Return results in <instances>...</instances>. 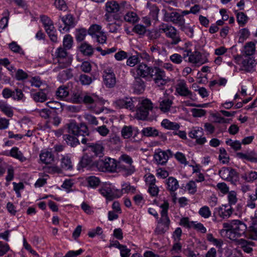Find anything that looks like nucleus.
Segmentation results:
<instances>
[{"instance_id": "nucleus-1", "label": "nucleus", "mask_w": 257, "mask_h": 257, "mask_svg": "<svg viewBox=\"0 0 257 257\" xmlns=\"http://www.w3.org/2000/svg\"><path fill=\"white\" fill-rule=\"evenodd\" d=\"M139 102L136 117L141 120H145L148 117L149 111L153 108V103L148 99H140L137 97H124L116 100L113 102L114 106L118 108H126L133 110L135 108L134 103Z\"/></svg>"}, {"instance_id": "nucleus-2", "label": "nucleus", "mask_w": 257, "mask_h": 257, "mask_svg": "<svg viewBox=\"0 0 257 257\" xmlns=\"http://www.w3.org/2000/svg\"><path fill=\"white\" fill-rule=\"evenodd\" d=\"M68 130L69 134L64 135L63 138L67 144L72 147L79 144L76 136H82L85 137L89 134L87 125L84 123L79 125L74 121H71L68 124Z\"/></svg>"}, {"instance_id": "nucleus-3", "label": "nucleus", "mask_w": 257, "mask_h": 257, "mask_svg": "<svg viewBox=\"0 0 257 257\" xmlns=\"http://www.w3.org/2000/svg\"><path fill=\"white\" fill-rule=\"evenodd\" d=\"M191 46L192 43L190 42H187L185 43L184 47H179L180 50L186 53V54L183 55L184 58L188 57V62L194 64L196 66H200L208 62V53H201L198 51L192 52L190 48Z\"/></svg>"}, {"instance_id": "nucleus-4", "label": "nucleus", "mask_w": 257, "mask_h": 257, "mask_svg": "<svg viewBox=\"0 0 257 257\" xmlns=\"http://www.w3.org/2000/svg\"><path fill=\"white\" fill-rule=\"evenodd\" d=\"M169 204L167 201H164L160 205L161 208V218L158 222L157 226L155 232L157 234H162L166 232L169 228L170 220L168 216V211Z\"/></svg>"}, {"instance_id": "nucleus-5", "label": "nucleus", "mask_w": 257, "mask_h": 257, "mask_svg": "<svg viewBox=\"0 0 257 257\" xmlns=\"http://www.w3.org/2000/svg\"><path fill=\"white\" fill-rule=\"evenodd\" d=\"M53 59L58 64V66L54 69L55 71H58L59 68L63 69L68 67L71 65L72 61V56L67 52L65 48L61 47L56 49Z\"/></svg>"}, {"instance_id": "nucleus-6", "label": "nucleus", "mask_w": 257, "mask_h": 257, "mask_svg": "<svg viewBox=\"0 0 257 257\" xmlns=\"http://www.w3.org/2000/svg\"><path fill=\"white\" fill-rule=\"evenodd\" d=\"M159 30L161 33H164L167 38L171 39L172 45H177L181 41L179 31L171 25L162 23L159 26Z\"/></svg>"}, {"instance_id": "nucleus-7", "label": "nucleus", "mask_w": 257, "mask_h": 257, "mask_svg": "<svg viewBox=\"0 0 257 257\" xmlns=\"http://www.w3.org/2000/svg\"><path fill=\"white\" fill-rule=\"evenodd\" d=\"M118 166L116 160L109 157L100 160L96 163L97 167L102 172H115Z\"/></svg>"}, {"instance_id": "nucleus-8", "label": "nucleus", "mask_w": 257, "mask_h": 257, "mask_svg": "<svg viewBox=\"0 0 257 257\" xmlns=\"http://www.w3.org/2000/svg\"><path fill=\"white\" fill-rule=\"evenodd\" d=\"M246 229V225L244 222L239 220H233L232 232H229V239L234 240L237 238L245 235Z\"/></svg>"}, {"instance_id": "nucleus-9", "label": "nucleus", "mask_w": 257, "mask_h": 257, "mask_svg": "<svg viewBox=\"0 0 257 257\" xmlns=\"http://www.w3.org/2000/svg\"><path fill=\"white\" fill-rule=\"evenodd\" d=\"M135 71L138 77L153 78L154 77V67L149 66L144 63H140L131 72Z\"/></svg>"}, {"instance_id": "nucleus-10", "label": "nucleus", "mask_w": 257, "mask_h": 257, "mask_svg": "<svg viewBox=\"0 0 257 257\" xmlns=\"http://www.w3.org/2000/svg\"><path fill=\"white\" fill-rule=\"evenodd\" d=\"M220 177L224 180L235 184L239 180L238 174L235 170L231 168L223 167L218 172Z\"/></svg>"}, {"instance_id": "nucleus-11", "label": "nucleus", "mask_w": 257, "mask_h": 257, "mask_svg": "<svg viewBox=\"0 0 257 257\" xmlns=\"http://www.w3.org/2000/svg\"><path fill=\"white\" fill-rule=\"evenodd\" d=\"M119 159L120 161H123L130 165L128 168L126 167L123 165L120 164L118 166V168L121 169L124 176H130L134 173L136 171V169L135 167L132 165L133 161L130 156L126 154H123L119 157Z\"/></svg>"}, {"instance_id": "nucleus-12", "label": "nucleus", "mask_w": 257, "mask_h": 257, "mask_svg": "<svg viewBox=\"0 0 257 257\" xmlns=\"http://www.w3.org/2000/svg\"><path fill=\"white\" fill-rule=\"evenodd\" d=\"M154 76L153 78L155 83L159 87L163 86L169 81L165 72L158 67H154Z\"/></svg>"}, {"instance_id": "nucleus-13", "label": "nucleus", "mask_w": 257, "mask_h": 257, "mask_svg": "<svg viewBox=\"0 0 257 257\" xmlns=\"http://www.w3.org/2000/svg\"><path fill=\"white\" fill-rule=\"evenodd\" d=\"M103 82L108 88L113 87L116 84V78L111 67H108L103 71Z\"/></svg>"}, {"instance_id": "nucleus-14", "label": "nucleus", "mask_w": 257, "mask_h": 257, "mask_svg": "<svg viewBox=\"0 0 257 257\" xmlns=\"http://www.w3.org/2000/svg\"><path fill=\"white\" fill-rule=\"evenodd\" d=\"M203 135V128L198 126L193 127L188 134L189 137L195 139L196 143L200 145H202L207 142L206 138L202 137Z\"/></svg>"}, {"instance_id": "nucleus-15", "label": "nucleus", "mask_w": 257, "mask_h": 257, "mask_svg": "<svg viewBox=\"0 0 257 257\" xmlns=\"http://www.w3.org/2000/svg\"><path fill=\"white\" fill-rule=\"evenodd\" d=\"M83 102L88 106V107L91 110L96 113L100 112V111L96 110L97 106L100 103V99L99 97L94 94L91 95H86L83 97Z\"/></svg>"}, {"instance_id": "nucleus-16", "label": "nucleus", "mask_w": 257, "mask_h": 257, "mask_svg": "<svg viewBox=\"0 0 257 257\" xmlns=\"http://www.w3.org/2000/svg\"><path fill=\"white\" fill-rule=\"evenodd\" d=\"M169 155L172 156V153L170 150L162 151L158 150L154 154V158L158 164L164 165L168 161Z\"/></svg>"}, {"instance_id": "nucleus-17", "label": "nucleus", "mask_w": 257, "mask_h": 257, "mask_svg": "<svg viewBox=\"0 0 257 257\" xmlns=\"http://www.w3.org/2000/svg\"><path fill=\"white\" fill-rule=\"evenodd\" d=\"M61 19L65 25L64 27L60 26L59 31L61 33H64L67 32L69 31L71 28L74 27L75 23L74 18L71 15L68 14L65 16L61 17Z\"/></svg>"}, {"instance_id": "nucleus-18", "label": "nucleus", "mask_w": 257, "mask_h": 257, "mask_svg": "<svg viewBox=\"0 0 257 257\" xmlns=\"http://www.w3.org/2000/svg\"><path fill=\"white\" fill-rule=\"evenodd\" d=\"M176 92L181 96H192V92L189 90L186 82L184 80H179L176 86Z\"/></svg>"}, {"instance_id": "nucleus-19", "label": "nucleus", "mask_w": 257, "mask_h": 257, "mask_svg": "<svg viewBox=\"0 0 257 257\" xmlns=\"http://www.w3.org/2000/svg\"><path fill=\"white\" fill-rule=\"evenodd\" d=\"M99 191L101 194L107 200H112L114 198H117V192L115 191L116 189L112 188L109 185L103 186L99 189Z\"/></svg>"}, {"instance_id": "nucleus-20", "label": "nucleus", "mask_w": 257, "mask_h": 257, "mask_svg": "<svg viewBox=\"0 0 257 257\" xmlns=\"http://www.w3.org/2000/svg\"><path fill=\"white\" fill-rule=\"evenodd\" d=\"M256 65L255 61L252 57H247L242 59L241 63V70L250 72L253 71Z\"/></svg>"}, {"instance_id": "nucleus-21", "label": "nucleus", "mask_w": 257, "mask_h": 257, "mask_svg": "<svg viewBox=\"0 0 257 257\" xmlns=\"http://www.w3.org/2000/svg\"><path fill=\"white\" fill-rule=\"evenodd\" d=\"M40 160L45 164H51L54 161V156L52 152L48 150H42L39 155Z\"/></svg>"}, {"instance_id": "nucleus-22", "label": "nucleus", "mask_w": 257, "mask_h": 257, "mask_svg": "<svg viewBox=\"0 0 257 257\" xmlns=\"http://www.w3.org/2000/svg\"><path fill=\"white\" fill-rule=\"evenodd\" d=\"M88 140L85 138H83L81 140V143L83 144H87ZM91 149V151L94 153L95 156L101 157L103 155V152L104 151V147L101 144H95L90 145L89 143L87 144Z\"/></svg>"}, {"instance_id": "nucleus-23", "label": "nucleus", "mask_w": 257, "mask_h": 257, "mask_svg": "<svg viewBox=\"0 0 257 257\" xmlns=\"http://www.w3.org/2000/svg\"><path fill=\"white\" fill-rule=\"evenodd\" d=\"M159 103L160 109L164 112H167L170 111L173 104V100L168 97L164 96L160 98Z\"/></svg>"}, {"instance_id": "nucleus-24", "label": "nucleus", "mask_w": 257, "mask_h": 257, "mask_svg": "<svg viewBox=\"0 0 257 257\" xmlns=\"http://www.w3.org/2000/svg\"><path fill=\"white\" fill-rule=\"evenodd\" d=\"M237 157L242 160H245L251 162H257V153L254 151L246 153L239 152L236 154Z\"/></svg>"}, {"instance_id": "nucleus-25", "label": "nucleus", "mask_w": 257, "mask_h": 257, "mask_svg": "<svg viewBox=\"0 0 257 257\" xmlns=\"http://www.w3.org/2000/svg\"><path fill=\"white\" fill-rule=\"evenodd\" d=\"M136 188L132 186L129 183H124L121 185V189L120 190L116 189L117 192L116 197H121L124 193H128L130 192L135 193Z\"/></svg>"}, {"instance_id": "nucleus-26", "label": "nucleus", "mask_w": 257, "mask_h": 257, "mask_svg": "<svg viewBox=\"0 0 257 257\" xmlns=\"http://www.w3.org/2000/svg\"><path fill=\"white\" fill-rule=\"evenodd\" d=\"M31 96L35 102H44L47 100V91L46 89H41L32 94Z\"/></svg>"}, {"instance_id": "nucleus-27", "label": "nucleus", "mask_w": 257, "mask_h": 257, "mask_svg": "<svg viewBox=\"0 0 257 257\" xmlns=\"http://www.w3.org/2000/svg\"><path fill=\"white\" fill-rule=\"evenodd\" d=\"M30 122V120L27 118H24L20 121V124L21 127H24L25 128V132H26L24 134V132H23L22 134H17V138L21 139L23 136L27 137H31L33 135V133L32 131L28 130V123Z\"/></svg>"}, {"instance_id": "nucleus-28", "label": "nucleus", "mask_w": 257, "mask_h": 257, "mask_svg": "<svg viewBox=\"0 0 257 257\" xmlns=\"http://www.w3.org/2000/svg\"><path fill=\"white\" fill-rule=\"evenodd\" d=\"M167 189L171 192L176 191L179 186L177 180L173 177H170L166 180Z\"/></svg>"}, {"instance_id": "nucleus-29", "label": "nucleus", "mask_w": 257, "mask_h": 257, "mask_svg": "<svg viewBox=\"0 0 257 257\" xmlns=\"http://www.w3.org/2000/svg\"><path fill=\"white\" fill-rule=\"evenodd\" d=\"M161 125L165 129L173 131L178 130L180 127L179 123L171 121L168 119H164L161 122Z\"/></svg>"}, {"instance_id": "nucleus-30", "label": "nucleus", "mask_w": 257, "mask_h": 257, "mask_svg": "<svg viewBox=\"0 0 257 257\" xmlns=\"http://www.w3.org/2000/svg\"><path fill=\"white\" fill-rule=\"evenodd\" d=\"M73 76L72 70L71 69H66L60 71L57 78L59 81L64 82L71 78Z\"/></svg>"}, {"instance_id": "nucleus-31", "label": "nucleus", "mask_w": 257, "mask_h": 257, "mask_svg": "<svg viewBox=\"0 0 257 257\" xmlns=\"http://www.w3.org/2000/svg\"><path fill=\"white\" fill-rule=\"evenodd\" d=\"M61 167L65 170H72L73 165L70 158L68 155L62 156Z\"/></svg>"}, {"instance_id": "nucleus-32", "label": "nucleus", "mask_w": 257, "mask_h": 257, "mask_svg": "<svg viewBox=\"0 0 257 257\" xmlns=\"http://www.w3.org/2000/svg\"><path fill=\"white\" fill-rule=\"evenodd\" d=\"M170 21L174 24L183 25L185 23V19L181 14L177 12H172L169 17Z\"/></svg>"}, {"instance_id": "nucleus-33", "label": "nucleus", "mask_w": 257, "mask_h": 257, "mask_svg": "<svg viewBox=\"0 0 257 257\" xmlns=\"http://www.w3.org/2000/svg\"><path fill=\"white\" fill-rule=\"evenodd\" d=\"M255 51V43L253 42L246 43L244 46L243 52L246 56H249L254 54Z\"/></svg>"}, {"instance_id": "nucleus-34", "label": "nucleus", "mask_w": 257, "mask_h": 257, "mask_svg": "<svg viewBox=\"0 0 257 257\" xmlns=\"http://www.w3.org/2000/svg\"><path fill=\"white\" fill-rule=\"evenodd\" d=\"M80 51L85 56H91L93 53V48L86 43H82L79 47Z\"/></svg>"}, {"instance_id": "nucleus-35", "label": "nucleus", "mask_w": 257, "mask_h": 257, "mask_svg": "<svg viewBox=\"0 0 257 257\" xmlns=\"http://www.w3.org/2000/svg\"><path fill=\"white\" fill-rule=\"evenodd\" d=\"M236 20L240 27H244L248 21V17L243 12H236Z\"/></svg>"}, {"instance_id": "nucleus-36", "label": "nucleus", "mask_w": 257, "mask_h": 257, "mask_svg": "<svg viewBox=\"0 0 257 257\" xmlns=\"http://www.w3.org/2000/svg\"><path fill=\"white\" fill-rule=\"evenodd\" d=\"M105 9L109 13H116L119 11V5L115 1H110L105 4Z\"/></svg>"}, {"instance_id": "nucleus-37", "label": "nucleus", "mask_w": 257, "mask_h": 257, "mask_svg": "<svg viewBox=\"0 0 257 257\" xmlns=\"http://www.w3.org/2000/svg\"><path fill=\"white\" fill-rule=\"evenodd\" d=\"M227 207L225 206L224 208L222 207L218 208V212L220 217L223 218H228L233 213L232 208H226Z\"/></svg>"}, {"instance_id": "nucleus-38", "label": "nucleus", "mask_w": 257, "mask_h": 257, "mask_svg": "<svg viewBox=\"0 0 257 257\" xmlns=\"http://www.w3.org/2000/svg\"><path fill=\"white\" fill-rule=\"evenodd\" d=\"M142 134L148 137H156L159 135V131L154 127H147L142 131Z\"/></svg>"}, {"instance_id": "nucleus-39", "label": "nucleus", "mask_w": 257, "mask_h": 257, "mask_svg": "<svg viewBox=\"0 0 257 257\" xmlns=\"http://www.w3.org/2000/svg\"><path fill=\"white\" fill-rule=\"evenodd\" d=\"M86 180L88 186L92 188L97 187L100 183L99 178L94 176L88 177L86 178Z\"/></svg>"}, {"instance_id": "nucleus-40", "label": "nucleus", "mask_w": 257, "mask_h": 257, "mask_svg": "<svg viewBox=\"0 0 257 257\" xmlns=\"http://www.w3.org/2000/svg\"><path fill=\"white\" fill-rule=\"evenodd\" d=\"M0 110L9 117H11L13 115V111L11 107L2 101H0Z\"/></svg>"}, {"instance_id": "nucleus-41", "label": "nucleus", "mask_w": 257, "mask_h": 257, "mask_svg": "<svg viewBox=\"0 0 257 257\" xmlns=\"http://www.w3.org/2000/svg\"><path fill=\"white\" fill-rule=\"evenodd\" d=\"M207 239L208 241L211 242L216 247L220 249L222 248L223 245V241L221 239H217L213 237V235L211 233L207 235Z\"/></svg>"}, {"instance_id": "nucleus-42", "label": "nucleus", "mask_w": 257, "mask_h": 257, "mask_svg": "<svg viewBox=\"0 0 257 257\" xmlns=\"http://www.w3.org/2000/svg\"><path fill=\"white\" fill-rule=\"evenodd\" d=\"M185 189L190 194L193 195L196 193L197 191V187L195 181L193 180L189 181L186 184Z\"/></svg>"}, {"instance_id": "nucleus-43", "label": "nucleus", "mask_w": 257, "mask_h": 257, "mask_svg": "<svg viewBox=\"0 0 257 257\" xmlns=\"http://www.w3.org/2000/svg\"><path fill=\"white\" fill-rule=\"evenodd\" d=\"M56 94L61 99L67 97L69 94L68 88L64 86H60L56 91Z\"/></svg>"}, {"instance_id": "nucleus-44", "label": "nucleus", "mask_w": 257, "mask_h": 257, "mask_svg": "<svg viewBox=\"0 0 257 257\" xmlns=\"http://www.w3.org/2000/svg\"><path fill=\"white\" fill-rule=\"evenodd\" d=\"M124 19L127 22L135 23L138 21L139 18L136 13L131 12L125 14Z\"/></svg>"}, {"instance_id": "nucleus-45", "label": "nucleus", "mask_w": 257, "mask_h": 257, "mask_svg": "<svg viewBox=\"0 0 257 257\" xmlns=\"http://www.w3.org/2000/svg\"><path fill=\"white\" fill-rule=\"evenodd\" d=\"M101 26L97 24H93L91 25L88 29V33L91 35L92 38L100 33L101 31Z\"/></svg>"}, {"instance_id": "nucleus-46", "label": "nucleus", "mask_w": 257, "mask_h": 257, "mask_svg": "<svg viewBox=\"0 0 257 257\" xmlns=\"http://www.w3.org/2000/svg\"><path fill=\"white\" fill-rule=\"evenodd\" d=\"M212 117L214 118V121L218 123H229L231 120V119L225 118L221 116L219 113H213L212 114Z\"/></svg>"}, {"instance_id": "nucleus-47", "label": "nucleus", "mask_w": 257, "mask_h": 257, "mask_svg": "<svg viewBox=\"0 0 257 257\" xmlns=\"http://www.w3.org/2000/svg\"><path fill=\"white\" fill-rule=\"evenodd\" d=\"M198 213L202 217L205 219L208 218L211 215V212L207 206H204L200 208Z\"/></svg>"}, {"instance_id": "nucleus-48", "label": "nucleus", "mask_w": 257, "mask_h": 257, "mask_svg": "<svg viewBox=\"0 0 257 257\" xmlns=\"http://www.w3.org/2000/svg\"><path fill=\"white\" fill-rule=\"evenodd\" d=\"M121 134L124 139H128L133 135V127L131 126H124L122 127Z\"/></svg>"}, {"instance_id": "nucleus-49", "label": "nucleus", "mask_w": 257, "mask_h": 257, "mask_svg": "<svg viewBox=\"0 0 257 257\" xmlns=\"http://www.w3.org/2000/svg\"><path fill=\"white\" fill-rule=\"evenodd\" d=\"M220 154L219 155V160L223 164H227L229 162V158L226 153L225 150L223 148H220Z\"/></svg>"}, {"instance_id": "nucleus-50", "label": "nucleus", "mask_w": 257, "mask_h": 257, "mask_svg": "<svg viewBox=\"0 0 257 257\" xmlns=\"http://www.w3.org/2000/svg\"><path fill=\"white\" fill-rule=\"evenodd\" d=\"M242 178L248 182H252L257 179V172L255 171H250L244 174Z\"/></svg>"}, {"instance_id": "nucleus-51", "label": "nucleus", "mask_w": 257, "mask_h": 257, "mask_svg": "<svg viewBox=\"0 0 257 257\" xmlns=\"http://www.w3.org/2000/svg\"><path fill=\"white\" fill-rule=\"evenodd\" d=\"M227 200L230 206L235 205L237 201L236 193L234 191L229 192L227 194Z\"/></svg>"}, {"instance_id": "nucleus-52", "label": "nucleus", "mask_w": 257, "mask_h": 257, "mask_svg": "<svg viewBox=\"0 0 257 257\" xmlns=\"http://www.w3.org/2000/svg\"><path fill=\"white\" fill-rule=\"evenodd\" d=\"M146 185L149 187L156 184V180L154 175L148 173L144 176Z\"/></svg>"}, {"instance_id": "nucleus-53", "label": "nucleus", "mask_w": 257, "mask_h": 257, "mask_svg": "<svg viewBox=\"0 0 257 257\" xmlns=\"http://www.w3.org/2000/svg\"><path fill=\"white\" fill-rule=\"evenodd\" d=\"M239 41L243 42L247 39L250 35V32L247 28H243L238 32Z\"/></svg>"}, {"instance_id": "nucleus-54", "label": "nucleus", "mask_w": 257, "mask_h": 257, "mask_svg": "<svg viewBox=\"0 0 257 257\" xmlns=\"http://www.w3.org/2000/svg\"><path fill=\"white\" fill-rule=\"evenodd\" d=\"M192 225L191 228L202 233H205L206 232V228L201 223L197 222V221H193V222L192 223Z\"/></svg>"}, {"instance_id": "nucleus-55", "label": "nucleus", "mask_w": 257, "mask_h": 257, "mask_svg": "<svg viewBox=\"0 0 257 257\" xmlns=\"http://www.w3.org/2000/svg\"><path fill=\"white\" fill-rule=\"evenodd\" d=\"M145 87V83L143 80L140 79L139 81H137L134 84L135 91L138 93H141L144 90Z\"/></svg>"}, {"instance_id": "nucleus-56", "label": "nucleus", "mask_w": 257, "mask_h": 257, "mask_svg": "<svg viewBox=\"0 0 257 257\" xmlns=\"http://www.w3.org/2000/svg\"><path fill=\"white\" fill-rule=\"evenodd\" d=\"M79 81L81 84L88 85L92 82L93 80L91 77L86 74H81L79 76Z\"/></svg>"}, {"instance_id": "nucleus-57", "label": "nucleus", "mask_w": 257, "mask_h": 257, "mask_svg": "<svg viewBox=\"0 0 257 257\" xmlns=\"http://www.w3.org/2000/svg\"><path fill=\"white\" fill-rule=\"evenodd\" d=\"M232 210L233 214L235 215L238 217H241L243 213L244 212L243 205L241 203L237 204L235 208H232Z\"/></svg>"}, {"instance_id": "nucleus-58", "label": "nucleus", "mask_w": 257, "mask_h": 257, "mask_svg": "<svg viewBox=\"0 0 257 257\" xmlns=\"http://www.w3.org/2000/svg\"><path fill=\"white\" fill-rule=\"evenodd\" d=\"M73 43L72 37L70 35H66L64 36L63 41L64 48L69 49L71 48Z\"/></svg>"}, {"instance_id": "nucleus-59", "label": "nucleus", "mask_w": 257, "mask_h": 257, "mask_svg": "<svg viewBox=\"0 0 257 257\" xmlns=\"http://www.w3.org/2000/svg\"><path fill=\"white\" fill-rule=\"evenodd\" d=\"M226 144L230 146L235 151H238L241 149V143L239 141L229 140L226 141Z\"/></svg>"}, {"instance_id": "nucleus-60", "label": "nucleus", "mask_w": 257, "mask_h": 257, "mask_svg": "<svg viewBox=\"0 0 257 257\" xmlns=\"http://www.w3.org/2000/svg\"><path fill=\"white\" fill-rule=\"evenodd\" d=\"M181 55L178 53H174L170 56V60L174 64H180L183 61V58Z\"/></svg>"}, {"instance_id": "nucleus-61", "label": "nucleus", "mask_w": 257, "mask_h": 257, "mask_svg": "<svg viewBox=\"0 0 257 257\" xmlns=\"http://www.w3.org/2000/svg\"><path fill=\"white\" fill-rule=\"evenodd\" d=\"M87 35L86 29H81L77 30L75 34L76 40L78 41H83Z\"/></svg>"}, {"instance_id": "nucleus-62", "label": "nucleus", "mask_w": 257, "mask_h": 257, "mask_svg": "<svg viewBox=\"0 0 257 257\" xmlns=\"http://www.w3.org/2000/svg\"><path fill=\"white\" fill-rule=\"evenodd\" d=\"M106 27L109 32L116 33L120 28V25L116 23V22H112L110 23H107Z\"/></svg>"}, {"instance_id": "nucleus-63", "label": "nucleus", "mask_w": 257, "mask_h": 257, "mask_svg": "<svg viewBox=\"0 0 257 257\" xmlns=\"http://www.w3.org/2000/svg\"><path fill=\"white\" fill-rule=\"evenodd\" d=\"M139 61V57L137 55H133L127 58L126 65L130 67H134L138 64Z\"/></svg>"}, {"instance_id": "nucleus-64", "label": "nucleus", "mask_w": 257, "mask_h": 257, "mask_svg": "<svg viewBox=\"0 0 257 257\" xmlns=\"http://www.w3.org/2000/svg\"><path fill=\"white\" fill-rule=\"evenodd\" d=\"M250 238L257 240V224L253 223L249 228Z\"/></svg>"}]
</instances>
